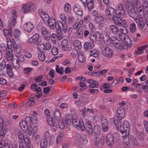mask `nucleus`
I'll use <instances>...</instances> for the list:
<instances>
[{
	"instance_id": "f257e3e1",
	"label": "nucleus",
	"mask_w": 148,
	"mask_h": 148,
	"mask_svg": "<svg viewBox=\"0 0 148 148\" xmlns=\"http://www.w3.org/2000/svg\"><path fill=\"white\" fill-rule=\"evenodd\" d=\"M50 28L53 29L55 27L57 30L60 32L62 29L64 30V32H66L67 30V25L66 24H63L61 21H59L56 22L55 20L53 18H49L47 21Z\"/></svg>"
},
{
	"instance_id": "f03ea898",
	"label": "nucleus",
	"mask_w": 148,
	"mask_h": 148,
	"mask_svg": "<svg viewBox=\"0 0 148 148\" xmlns=\"http://www.w3.org/2000/svg\"><path fill=\"white\" fill-rule=\"evenodd\" d=\"M109 28L113 34L118 35L120 38L122 36L121 34H125L128 33L127 29L124 26L119 28L114 25H111L109 26Z\"/></svg>"
},
{
	"instance_id": "7ed1b4c3",
	"label": "nucleus",
	"mask_w": 148,
	"mask_h": 148,
	"mask_svg": "<svg viewBox=\"0 0 148 148\" xmlns=\"http://www.w3.org/2000/svg\"><path fill=\"white\" fill-rule=\"evenodd\" d=\"M116 128L117 130H120L121 133L122 134H124L127 133L128 134L129 133L130 124L129 122L126 121H123L122 127L121 122V125L120 126L118 125H114Z\"/></svg>"
},
{
	"instance_id": "20e7f679",
	"label": "nucleus",
	"mask_w": 148,
	"mask_h": 148,
	"mask_svg": "<svg viewBox=\"0 0 148 148\" xmlns=\"http://www.w3.org/2000/svg\"><path fill=\"white\" fill-rule=\"evenodd\" d=\"M44 112L47 116L46 119L48 124L53 127V130L54 131H56L58 128L57 123L54 121L52 118L49 115V110L47 109H45Z\"/></svg>"
},
{
	"instance_id": "39448f33",
	"label": "nucleus",
	"mask_w": 148,
	"mask_h": 148,
	"mask_svg": "<svg viewBox=\"0 0 148 148\" xmlns=\"http://www.w3.org/2000/svg\"><path fill=\"white\" fill-rule=\"evenodd\" d=\"M125 8L128 15L131 18H135L138 16L134 10L133 5L130 2L127 1L125 3Z\"/></svg>"
},
{
	"instance_id": "423d86ee",
	"label": "nucleus",
	"mask_w": 148,
	"mask_h": 148,
	"mask_svg": "<svg viewBox=\"0 0 148 148\" xmlns=\"http://www.w3.org/2000/svg\"><path fill=\"white\" fill-rule=\"evenodd\" d=\"M115 11V14L121 18H123L125 15V10L121 3H119L117 5Z\"/></svg>"
},
{
	"instance_id": "0eeeda50",
	"label": "nucleus",
	"mask_w": 148,
	"mask_h": 148,
	"mask_svg": "<svg viewBox=\"0 0 148 148\" xmlns=\"http://www.w3.org/2000/svg\"><path fill=\"white\" fill-rule=\"evenodd\" d=\"M101 53L108 58L111 57L113 54V51L110 48L106 46L101 47Z\"/></svg>"
},
{
	"instance_id": "6e6552de",
	"label": "nucleus",
	"mask_w": 148,
	"mask_h": 148,
	"mask_svg": "<svg viewBox=\"0 0 148 148\" xmlns=\"http://www.w3.org/2000/svg\"><path fill=\"white\" fill-rule=\"evenodd\" d=\"M72 124L77 129L80 128L81 130L82 131L85 130V126L83 121H79L77 119H74L72 120Z\"/></svg>"
},
{
	"instance_id": "1a4fd4ad",
	"label": "nucleus",
	"mask_w": 148,
	"mask_h": 148,
	"mask_svg": "<svg viewBox=\"0 0 148 148\" xmlns=\"http://www.w3.org/2000/svg\"><path fill=\"white\" fill-rule=\"evenodd\" d=\"M41 41V40L38 34H35L32 37L29 38L27 42L32 44H34L36 45L38 44Z\"/></svg>"
},
{
	"instance_id": "9d476101",
	"label": "nucleus",
	"mask_w": 148,
	"mask_h": 148,
	"mask_svg": "<svg viewBox=\"0 0 148 148\" xmlns=\"http://www.w3.org/2000/svg\"><path fill=\"white\" fill-rule=\"evenodd\" d=\"M111 43H113L116 48L120 49H123V44H122L121 41L117 39L116 37L112 38Z\"/></svg>"
},
{
	"instance_id": "9b49d317",
	"label": "nucleus",
	"mask_w": 148,
	"mask_h": 148,
	"mask_svg": "<svg viewBox=\"0 0 148 148\" xmlns=\"http://www.w3.org/2000/svg\"><path fill=\"white\" fill-rule=\"evenodd\" d=\"M125 114L124 113L122 114H116V115L114 118V125H118L120 126L121 121L122 119L124 117Z\"/></svg>"
},
{
	"instance_id": "f8f14e48",
	"label": "nucleus",
	"mask_w": 148,
	"mask_h": 148,
	"mask_svg": "<svg viewBox=\"0 0 148 148\" xmlns=\"http://www.w3.org/2000/svg\"><path fill=\"white\" fill-rule=\"evenodd\" d=\"M135 8L136 9V12L138 13L140 17L143 18V17L145 16V13H144V8L141 6L140 4L138 3H137Z\"/></svg>"
},
{
	"instance_id": "ddd939ff",
	"label": "nucleus",
	"mask_w": 148,
	"mask_h": 148,
	"mask_svg": "<svg viewBox=\"0 0 148 148\" xmlns=\"http://www.w3.org/2000/svg\"><path fill=\"white\" fill-rule=\"evenodd\" d=\"M38 13L43 21L45 23H47L49 19L48 14L42 9L38 10Z\"/></svg>"
},
{
	"instance_id": "4468645a",
	"label": "nucleus",
	"mask_w": 148,
	"mask_h": 148,
	"mask_svg": "<svg viewBox=\"0 0 148 148\" xmlns=\"http://www.w3.org/2000/svg\"><path fill=\"white\" fill-rule=\"evenodd\" d=\"M125 34H123L124 37L123 36H120V38L122 41L124 43L125 45L128 47H130L132 45V42L130 38L127 36H125Z\"/></svg>"
},
{
	"instance_id": "2eb2a0df",
	"label": "nucleus",
	"mask_w": 148,
	"mask_h": 148,
	"mask_svg": "<svg viewBox=\"0 0 148 148\" xmlns=\"http://www.w3.org/2000/svg\"><path fill=\"white\" fill-rule=\"evenodd\" d=\"M114 138V136L112 134H107L106 136V142L108 146H111L113 144Z\"/></svg>"
},
{
	"instance_id": "dca6fc26",
	"label": "nucleus",
	"mask_w": 148,
	"mask_h": 148,
	"mask_svg": "<svg viewBox=\"0 0 148 148\" xmlns=\"http://www.w3.org/2000/svg\"><path fill=\"white\" fill-rule=\"evenodd\" d=\"M120 17L114 16L112 17V19L114 24L122 27L123 26H124L123 25V20Z\"/></svg>"
},
{
	"instance_id": "f3484780",
	"label": "nucleus",
	"mask_w": 148,
	"mask_h": 148,
	"mask_svg": "<svg viewBox=\"0 0 148 148\" xmlns=\"http://www.w3.org/2000/svg\"><path fill=\"white\" fill-rule=\"evenodd\" d=\"M23 28L25 31L29 33L34 29V26L32 23L29 22L26 23L24 25Z\"/></svg>"
},
{
	"instance_id": "a211bd4d",
	"label": "nucleus",
	"mask_w": 148,
	"mask_h": 148,
	"mask_svg": "<svg viewBox=\"0 0 148 148\" xmlns=\"http://www.w3.org/2000/svg\"><path fill=\"white\" fill-rule=\"evenodd\" d=\"M123 142L124 146L127 147L129 144L130 140L129 138V133L127 134V133L122 134Z\"/></svg>"
},
{
	"instance_id": "6ab92c4d",
	"label": "nucleus",
	"mask_w": 148,
	"mask_h": 148,
	"mask_svg": "<svg viewBox=\"0 0 148 148\" xmlns=\"http://www.w3.org/2000/svg\"><path fill=\"white\" fill-rule=\"evenodd\" d=\"M10 148V144L8 141L5 140L3 138L0 139V148Z\"/></svg>"
},
{
	"instance_id": "aec40b11",
	"label": "nucleus",
	"mask_w": 148,
	"mask_h": 148,
	"mask_svg": "<svg viewBox=\"0 0 148 148\" xmlns=\"http://www.w3.org/2000/svg\"><path fill=\"white\" fill-rule=\"evenodd\" d=\"M34 8V6L32 4L23 5L22 6V12L25 13L33 10Z\"/></svg>"
},
{
	"instance_id": "412c9836",
	"label": "nucleus",
	"mask_w": 148,
	"mask_h": 148,
	"mask_svg": "<svg viewBox=\"0 0 148 148\" xmlns=\"http://www.w3.org/2000/svg\"><path fill=\"white\" fill-rule=\"evenodd\" d=\"M3 119L0 118V137L1 138L4 137L6 132V130L3 127Z\"/></svg>"
},
{
	"instance_id": "4be33fe9",
	"label": "nucleus",
	"mask_w": 148,
	"mask_h": 148,
	"mask_svg": "<svg viewBox=\"0 0 148 148\" xmlns=\"http://www.w3.org/2000/svg\"><path fill=\"white\" fill-rule=\"evenodd\" d=\"M53 116L57 120L60 121L62 119L60 111L57 109H55L53 110Z\"/></svg>"
},
{
	"instance_id": "5701e85b",
	"label": "nucleus",
	"mask_w": 148,
	"mask_h": 148,
	"mask_svg": "<svg viewBox=\"0 0 148 148\" xmlns=\"http://www.w3.org/2000/svg\"><path fill=\"white\" fill-rule=\"evenodd\" d=\"M85 125V129L89 134L92 135L93 133L92 127L90 122L89 121L86 122Z\"/></svg>"
},
{
	"instance_id": "b1692460",
	"label": "nucleus",
	"mask_w": 148,
	"mask_h": 148,
	"mask_svg": "<svg viewBox=\"0 0 148 148\" xmlns=\"http://www.w3.org/2000/svg\"><path fill=\"white\" fill-rule=\"evenodd\" d=\"M73 11L78 16H81L83 14L82 10L80 6L77 4L75 5L73 8Z\"/></svg>"
},
{
	"instance_id": "393cba45",
	"label": "nucleus",
	"mask_w": 148,
	"mask_h": 148,
	"mask_svg": "<svg viewBox=\"0 0 148 148\" xmlns=\"http://www.w3.org/2000/svg\"><path fill=\"white\" fill-rule=\"evenodd\" d=\"M94 47V44L93 42H86L84 44V47L85 50L86 51H89L93 49Z\"/></svg>"
},
{
	"instance_id": "a878e982",
	"label": "nucleus",
	"mask_w": 148,
	"mask_h": 148,
	"mask_svg": "<svg viewBox=\"0 0 148 148\" xmlns=\"http://www.w3.org/2000/svg\"><path fill=\"white\" fill-rule=\"evenodd\" d=\"M87 82L88 83L90 84L89 85V87L90 88L97 87V86L99 85L97 82L92 79H89Z\"/></svg>"
},
{
	"instance_id": "bb28decb",
	"label": "nucleus",
	"mask_w": 148,
	"mask_h": 148,
	"mask_svg": "<svg viewBox=\"0 0 148 148\" xmlns=\"http://www.w3.org/2000/svg\"><path fill=\"white\" fill-rule=\"evenodd\" d=\"M138 26L140 27L141 28H143L145 25V23L144 20L142 18L140 17V18H137L136 17L134 18Z\"/></svg>"
},
{
	"instance_id": "cd10ccee",
	"label": "nucleus",
	"mask_w": 148,
	"mask_h": 148,
	"mask_svg": "<svg viewBox=\"0 0 148 148\" xmlns=\"http://www.w3.org/2000/svg\"><path fill=\"white\" fill-rule=\"evenodd\" d=\"M106 13L107 15H112L114 13L115 14V9L110 6H108L106 10Z\"/></svg>"
},
{
	"instance_id": "c85d7f7f",
	"label": "nucleus",
	"mask_w": 148,
	"mask_h": 148,
	"mask_svg": "<svg viewBox=\"0 0 148 148\" xmlns=\"http://www.w3.org/2000/svg\"><path fill=\"white\" fill-rule=\"evenodd\" d=\"M101 127L100 126L97 125H95L94 127L93 132L94 134L96 136H98L99 135Z\"/></svg>"
},
{
	"instance_id": "c756f323",
	"label": "nucleus",
	"mask_w": 148,
	"mask_h": 148,
	"mask_svg": "<svg viewBox=\"0 0 148 148\" xmlns=\"http://www.w3.org/2000/svg\"><path fill=\"white\" fill-rule=\"evenodd\" d=\"M103 39L104 42L108 44L111 43L112 38H110V37L107 33H106L104 35Z\"/></svg>"
},
{
	"instance_id": "7c9ffc66",
	"label": "nucleus",
	"mask_w": 148,
	"mask_h": 148,
	"mask_svg": "<svg viewBox=\"0 0 148 148\" xmlns=\"http://www.w3.org/2000/svg\"><path fill=\"white\" fill-rule=\"evenodd\" d=\"M7 72L9 77H12L13 76V73L12 71L11 66L9 64H7L6 66Z\"/></svg>"
},
{
	"instance_id": "2f4dec72",
	"label": "nucleus",
	"mask_w": 148,
	"mask_h": 148,
	"mask_svg": "<svg viewBox=\"0 0 148 148\" xmlns=\"http://www.w3.org/2000/svg\"><path fill=\"white\" fill-rule=\"evenodd\" d=\"M47 137H45L44 139H42L40 141V148H46L47 145V140L46 139Z\"/></svg>"
},
{
	"instance_id": "473e14b6",
	"label": "nucleus",
	"mask_w": 148,
	"mask_h": 148,
	"mask_svg": "<svg viewBox=\"0 0 148 148\" xmlns=\"http://www.w3.org/2000/svg\"><path fill=\"white\" fill-rule=\"evenodd\" d=\"M74 46L76 51L79 50L81 47V42L78 40H75L73 42Z\"/></svg>"
},
{
	"instance_id": "72a5a7b5",
	"label": "nucleus",
	"mask_w": 148,
	"mask_h": 148,
	"mask_svg": "<svg viewBox=\"0 0 148 148\" xmlns=\"http://www.w3.org/2000/svg\"><path fill=\"white\" fill-rule=\"evenodd\" d=\"M12 16L13 17L11 18V22L13 26L15 24L16 21L15 18L16 17V12L15 11L13 10L12 12Z\"/></svg>"
},
{
	"instance_id": "f704fd0d",
	"label": "nucleus",
	"mask_w": 148,
	"mask_h": 148,
	"mask_svg": "<svg viewBox=\"0 0 148 148\" xmlns=\"http://www.w3.org/2000/svg\"><path fill=\"white\" fill-rule=\"evenodd\" d=\"M106 20V19L104 18L102 16H97L95 18V21L97 23L103 22Z\"/></svg>"
},
{
	"instance_id": "c9c22d12",
	"label": "nucleus",
	"mask_w": 148,
	"mask_h": 148,
	"mask_svg": "<svg viewBox=\"0 0 148 148\" xmlns=\"http://www.w3.org/2000/svg\"><path fill=\"white\" fill-rule=\"evenodd\" d=\"M13 50L15 53H19L21 51V49L19 47H18L16 44H13Z\"/></svg>"
},
{
	"instance_id": "e433bc0d",
	"label": "nucleus",
	"mask_w": 148,
	"mask_h": 148,
	"mask_svg": "<svg viewBox=\"0 0 148 148\" xmlns=\"http://www.w3.org/2000/svg\"><path fill=\"white\" fill-rule=\"evenodd\" d=\"M65 122L66 124H71L72 123V120L73 119L72 118L71 116H66Z\"/></svg>"
},
{
	"instance_id": "4c0bfd02",
	"label": "nucleus",
	"mask_w": 148,
	"mask_h": 148,
	"mask_svg": "<svg viewBox=\"0 0 148 148\" xmlns=\"http://www.w3.org/2000/svg\"><path fill=\"white\" fill-rule=\"evenodd\" d=\"M76 35L79 38L82 37L83 35V32L82 29L77 28L76 29Z\"/></svg>"
},
{
	"instance_id": "58836bf2",
	"label": "nucleus",
	"mask_w": 148,
	"mask_h": 148,
	"mask_svg": "<svg viewBox=\"0 0 148 148\" xmlns=\"http://www.w3.org/2000/svg\"><path fill=\"white\" fill-rule=\"evenodd\" d=\"M14 59L15 60H16L17 61H18L19 62H22L24 60V56L21 55L18 56L15 55L14 56Z\"/></svg>"
},
{
	"instance_id": "ea45409f",
	"label": "nucleus",
	"mask_w": 148,
	"mask_h": 148,
	"mask_svg": "<svg viewBox=\"0 0 148 148\" xmlns=\"http://www.w3.org/2000/svg\"><path fill=\"white\" fill-rule=\"evenodd\" d=\"M19 125L23 130H24L26 127H28V124L24 120H21L19 123Z\"/></svg>"
},
{
	"instance_id": "a19ab883",
	"label": "nucleus",
	"mask_w": 148,
	"mask_h": 148,
	"mask_svg": "<svg viewBox=\"0 0 148 148\" xmlns=\"http://www.w3.org/2000/svg\"><path fill=\"white\" fill-rule=\"evenodd\" d=\"M66 123L65 122L64 119H63L62 121H60L58 122L59 126L60 129H64Z\"/></svg>"
},
{
	"instance_id": "79ce46f5",
	"label": "nucleus",
	"mask_w": 148,
	"mask_h": 148,
	"mask_svg": "<svg viewBox=\"0 0 148 148\" xmlns=\"http://www.w3.org/2000/svg\"><path fill=\"white\" fill-rule=\"evenodd\" d=\"M71 7L70 4L69 3H66L64 6V11L65 12H68L71 10Z\"/></svg>"
},
{
	"instance_id": "37998d69",
	"label": "nucleus",
	"mask_w": 148,
	"mask_h": 148,
	"mask_svg": "<svg viewBox=\"0 0 148 148\" xmlns=\"http://www.w3.org/2000/svg\"><path fill=\"white\" fill-rule=\"evenodd\" d=\"M12 63L13 66L16 69H18L20 67V62L14 59L12 61Z\"/></svg>"
},
{
	"instance_id": "c03bdc74",
	"label": "nucleus",
	"mask_w": 148,
	"mask_h": 148,
	"mask_svg": "<svg viewBox=\"0 0 148 148\" xmlns=\"http://www.w3.org/2000/svg\"><path fill=\"white\" fill-rule=\"evenodd\" d=\"M3 31L5 36H6L8 35L11 36H12V32L10 29L9 30L5 29L3 30Z\"/></svg>"
},
{
	"instance_id": "a18cd8bd",
	"label": "nucleus",
	"mask_w": 148,
	"mask_h": 148,
	"mask_svg": "<svg viewBox=\"0 0 148 148\" xmlns=\"http://www.w3.org/2000/svg\"><path fill=\"white\" fill-rule=\"evenodd\" d=\"M130 30L132 33L134 32L136 30V28L135 23L131 24L130 25Z\"/></svg>"
},
{
	"instance_id": "49530a36",
	"label": "nucleus",
	"mask_w": 148,
	"mask_h": 148,
	"mask_svg": "<svg viewBox=\"0 0 148 148\" xmlns=\"http://www.w3.org/2000/svg\"><path fill=\"white\" fill-rule=\"evenodd\" d=\"M56 71L57 73L60 74H62L64 72L63 68L62 67L59 68V66L58 65H56Z\"/></svg>"
},
{
	"instance_id": "de8ad7c7",
	"label": "nucleus",
	"mask_w": 148,
	"mask_h": 148,
	"mask_svg": "<svg viewBox=\"0 0 148 148\" xmlns=\"http://www.w3.org/2000/svg\"><path fill=\"white\" fill-rule=\"evenodd\" d=\"M44 43H41L39 44L37 46V49L41 53H43V50H44Z\"/></svg>"
},
{
	"instance_id": "09e8293b",
	"label": "nucleus",
	"mask_w": 148,
	"mask_h": 148,
	"mask_svg": "<svg viewBox=\"0 0 148 148\" xmlns=\"http://www.w3.org/2000/svg\"><path fill=\"white\" fill-rule=\"evenodd\" d=\"M64 135V132H61L58 135L56 139V143L58 144L60 143L61 142L60 140Z\"/></svg>"
},
{
	"instance_id": "8fccbe9b",
	"label": "nucleus",
	"mask_w": 148,
	"mask_h": 148,
	"mask_svg": "<svg viewBox=\"0 0 148 148\" xmlns=\"http://www.w3.org/2000/svg\"><path fill=\"white\" fill-rule=\"evenodd\" d=\"M20 33V31L18 29H15L13 32V36L15 38H18Z\"/></svg>"
},
{
	"instance_id": "3c124183",
	"label": "nucleus",
	"mask_w": 148,
	"mask_h": 148,
	"mask_svg": "<svg viewBox=\"0 0 148 148\" xmlns=\"http://www.w3.org/2000/svg\"><path fill=\"white\" fill-rule=\"evenodd\" d=\"M37 28L38 32H41V33L47 29V28L43 26L39 25L38 26Z\"/></svg>"
},
{
	"instance_id": "603ef678",
	"label": "nucleus",
	"mask_w": 148,
	"mask_h": 148,
	"mask_svg": "<svg viewBox=\"0 0 148 148\" xmlns=\"http://www.w3.org/2000/svg\"><path fill=\"white\" fill-rule=\"evenodd\" d=\"M38 57L40 60L42 61H43L45 59V56L44 54L41 53H38Z\"/></svg>"
},
{
	"instance_id": "864d4df0",
	"label": "nucleus",
	"mask_w": 148,
	"mask_h": 148,
	"mask_svg": "<svg viewBox=\"0 0 148 148\" xmlns=\"http://www.w3.org/2000/svg\"><path fill=\"white\" fill-rule=\"evenodd\" d=\"M50 38L53 43H55L57 39V35L55 34H52L50 35Z\"/></svg>"
},
{
	"instance_id": "5fc2aeb1",
	"label": "nucleus",
	"mask_w": 148,
	"mask_h": 148,
	"mask_svg": "<svg viewBox=\"0 0 148 148\" xmlns=\"http://www.w3.org/2000/svg\"><path fill=\"white\" fill-rule=\"evenodd\" d=\"M51 52L53 55H56L58 52V49L57 47H53L51 50Z\"/></svg>"
},
{
	"instance_id": "6e6d98bb",
	"label": "nucleus",
	"mask_w": 148,
	"mask_h": 148,
	"mask_svg": "<svg viewBox=\"0 0 148 148\" xmlns=\"http://www.w3.org/2000/svg\"><path fill=\"white\" fill-rule=\"evenodd\" d=\"M44 50L45 49L46 50H50L51 48V45L50 43L48 42H46L45 44H44Z\"/></svg>"
},
{
	"instance_id": "4d7b16f0",
	"label": "nucleus",
	"mask_w": 148,
	"mask_h": 148,
	"mask_svg": "<svg viewBox=\"0 0 148 148\" xmlns=\"http://www.w3.org/2000/svg\"><path fill=\"white\" fill-rule=\"evenodd\" d=\"M60 18L62 21L64 23L63 24H66V17L65 15L63 13L61 14L60 15Z\"/></svg>"
},
{
	"instance_id": "13d9d810",
	"label": "nucleus",
	"mask_w": 148,
	"mask_h": 148,
	"mask_svg": "<svg viewBox=\"0 0 148 148\" xmlns=\"http://www.w3.org/2000/svg\"><path fill=\"white\" fill-rule=\"evenodd\" d=\"M14 56L15 55H13V54L12 55H6V58L8 61H12L14 58Z\"/></svg>"
},
{
	"instance_id": "bf43d9fd",
	"label": "nucleus",
	"mask_w": 148,
	"mask_h": 148,
	"mask_svg": "<svg viewBox=\"0 0 148 148\" xmlns=\"http://www.w3.org/2000/svg\"><path fill=\"white\" fill-rule=\"evenodd\" d=\"M131 140L132 143L133 145L136 146H137L138 145L137 141L135 137H132L131 138Z\"/></svg>"
},
{
	"instance_id": "052dcab7",
	"label": "nucleus",
	"mask_w": 148,
	"mask_h": 148,
	"mask_svg": "<svg viewBox=\"0 0 148 148\" xmlns=\"http://www.w3.org/2000/svg\"><path fill=\"white\" fill-rule=\"evenodd\" d=\"M18 136L19 140H21V143L22 142L23 143L22 141H24V139L25 137H24L23 134L20 132H18Z\"/></svg>"
},
{
	"instance_id": "680f3d73",
	"label": "nucleus",
	"mask_w": 148,
	"mask_h": 148,
	"mask_svg": "<svg viewBox=\"0 0 148 148\" xmlns=\"http://www.w3.org/2000/svg\"><path fill=\"white\" fill-rule=\"evenodd\" d=\"M82 141L84 143H87L86 136L83 133H81V141Z\"/></svg>"
},
{
	"instance_id": "e2e57ef3",
	"label": "nucleus",
	"mask_w": 148,
	"mask_h": 148,
	"mask_svg": "<svg viewBox=\"0 0 148 148\" xmlns=\"http://www.w3.org/2000/svg\"><path fill=\"white\" fill-rule=\"evenodd\" d=\"M24 140L25 141V144L26 145H29L30 144V141L29 140V138L28 136H25L24 139Z\"/></svg>"
},
{
	"instance_id": "0e129e2a",
	"label": "nucleus",
	"mask_w": 148,
	"mask_h": 148,
	"mask_svg": "<svg viewBox=\"0 0 148 148\" xmlns=\"http://www.w3.org/2000/svg\"><path fill=\"white\" fill-rule=\"evenodd\" d=\"M78 60L80 62H83L85 61V58L83 55L81 54L78 56Z\"/></svg>"
},
{
	"instance_id": "69168bd1",
	"label": "nucleus",
	"mask_w": 148,
	"mask_h": 148,
	"mask_svg": "<svg viewBox=\"0 0 148 148\" xmlns=\"http://www.w3.org/2000/svg\"><path fill=\"white\" fill-rule=\"evenodd\" d=\"M37 122V118L34 115L31 116V123L32 124H36Z\"/></svg>"
},
{
	"instance_id": "338daca9",
	"label": "nucleus",
	"mask_w": 148,
	"mask_h": 148,
	"mask_svg": "<svg viewBox=\"0 0 148 148\" xmlns=\"http://www.w3.org/2000/svg\"><path fill=\"white\" fill-rule=\"evenodd\" d=\"M143 123L145 130L148 134V121L146 120H144Z\"/></svg>"
},
{
	"instance_id": "774afa93",
	"label": "nucleus",
	"mask_w": 148,
	"mask_h": 148,
	"mask_svg": "<svg viewBox=\"0 0 148 148\" xmlns=\"http://www.w3.org/2000/svg\"><path fill=\"white\" fill-rule=\"evenodd\" d=\"M144 17L145 24L148 27V12H145Z\"/></svg>"
}]
</instances>
